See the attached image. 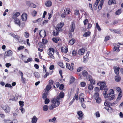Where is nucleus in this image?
<instances>
[{
  "instance_id": "f257e3e1",
  "label": "nucleus",
  "mask_w": 123,
  "mask_h": 123,
  "mask_svg": "<svg viewBox=\"0 0 123 123\" xmlns=\"http://www.w3.org/2000/svg\"><path fill=\"white\" fill-rule=\"evenodd\" d=\"M101 86L100 88V90H104L103 93V95L104 97L106 99L109 100H113L115 98V96L113 90L111 89L110 90V92L108 93H107L108 88L106 87V86H104V87Z\"/></svg>"
},
{
  "instance_id": "f03ea898",
  "label": "nucleus",
  "mask_w": 123,
  "mask_h": 123,
  "mask_svg": "<svg viewBox=\"0 0 123 123\" xmlns=\"http://www.w3.org/2000/svg\"><path fill=\"white\" fill-rule=\"evenodd\" d=\"M51 102L53 104L51 105L49 109L50 110H52L54 108L58 106L60 104V102H55L54 100H52Z\"/></svg>"
},
{
  "instance_id": "7ed1b4c3",
  "label": "nucleus",
  "mask_w": 123,
  "mask_h": 123,
  "mask_svg": "<svg viewBox=\"0 0 123 123\" xmlns=\"http://www.w3.org/2000/svg\"><path fill=\"white\" fill-rule=\"evenodd\" d=\"M74 66V64L73 63H71V65L67 63L66 64V68L71 71H72L73 70Z\"/></svg>"
},
{
  "instance_id": "20e7f679",
  "label": "nucleus",
  "mask_w": 123,
  "mask_h": 123,
  "mask_svg": "<svg viewBox=\"0 0 123 123\" xmlns=\"http://www.w3.org/2000/svg\"><path fill=\"white\" fill-rule=\"evenodd\" d=\"M2 109L6 113H8L10 112V109L8 105H5L3 106Z\"/></svg>"
},
{
  "instance_id": "39448f33",
  "label": "nucleus",
  "mask_w": 123,
  "mask_h": 123,
  "mask_svg": "<svg viewBox=\"0 0 123 123\" xmlns=\"http://www.w3.org/2000/svg\"><path fill=\"white\" fill-rule=\"evenodd\" d=\"M64 24L63 23H60L57 25V27L55 28L56 30L60 31L62 30L61 28L63 26Z\"/></svg>"
},
{
  "instance_id": "423d86ee",
  "label": "nucleus",
  "mask_w": 123,
  "mask_h": 123,
  "mask_svg": "<svg viewBox=\"0 0 123 123\" xmlns=\"http://www.w3.org/2000/svg\"><path fill=\"white\" fill-rule=\"evenodd\" d=\"M27 14L25 12L23 13L21 15V18L22 20L24 21H25L27 19Z\"/></svg>"
},
{
  "instance_id": "0eeeda50",
  "label": "nucleus",
  "mask_w": 123,
  "mask_h": 123,
  "mask_svg": "<svg viewBox=\"0 0 123 123\" xmlns=\"http://www.w3.org/2000/svg\"><path fill=\"white\" fill-rule=\"evenodd\" d=\"M70 31L73 32L75 28V24L74 22H72L70 26Z\"/></svg>"
},
{
  "instance_id": "6e6552de",
  "label": "nucleus",
  "mask_w": 123,
  "mask_h": 123,
  "mask_svg": "<svg viewBox=\"0 0 123 123\" xmlns=\"http://www.w3.org/2000/svg\"><path fill=\"white\" fill-rule=\"evenodd\" d=\"M97 85L99 86H100V88L101 86H103V87L104 88V86H105L106 87H107L106 85V83L105 82H101L99 81L97 83Z\"/></svg>"
},
{
  "instance_id": "1a4fd4ad",
  "label": "nucleus",
  "mask_w": 123,
  "mask_h": 123,
  "mask_svg": "<svg viewBox=\"0 0 123 123\" xmlns=\"http://www.w3.org/2000/svg\"><path fill=\"white\" fill-rule=\"evenodd\" d=\"M114 70L115 73L116 74H118L119 73V70L120 69V68L118 67H115L113 68Z\"/></svg>"
},
{
  "instance_id": "9d476101",
  "label": "nucleus",
  "mask_w": 123,
  "mask_h": 123,
  "mask_svg": "<svg viewBox=\"0 0 123 123\" xmlns=\"http://www.w3.org/2000/svg\"><path fill=\"white\" fill-rule=\"evenodd\" d=\"M77 114L79 116L78 119L80 120L82 119V117L83 116V114L82 111H80L78 112Z\"/></svg>"
},
{
  "instance_id": "9b49d317",
  "label": "nucleus",
  "mask_w": 123,
  "mask_h": 123,
  "mask_svg": "<svg viewBox=\"0 0 123 123\" xmlns=\"http://www.w3.org/2000/svg\"><path fill=\"white\" fill-rule=\"evenodd\" d=\"M85 49H80L78 51V53L79 55H83L85 52Z\"/></svg>"
},
{
  "instance_id": "f8f14e48",
  "label": "nucleus",
  "mask_w": 123,
  "mask_h": 123,
  "mask_svg": "<svg viewBox=\"0 0 123 123\" xmlns=\"http://www.w3.org/2000/svg\"><path fill=\"white\" fill-rule=\"evenodd\" d=\"M12 54V52L11 50H9L8 51L6 52L5 53V56H10Z\"/></svg>"
},
{
  "instance_id": "ddd939ff",
  "label": "nucleus",
  "mask_w": 123,
  "mask_h": 123,
  "mask_svg": "<svg viewBox=\"0 0 123 123\" xmlns=\"http://www.w3.org/2000/svg\"><path fill=\"white\" fill-rule=\"evenodd\" d=\"M14 20L15 23L20 27V20L18 18H16Z\"/></svg>"
},
{
  "instance_id": "4468645a",
  "label": "nucleus",
  "mask_w": 123,
  "mask_h": 123,
  "mask_svg": "<svg viewBox=\"0 0 123 123\" xmlns=\"http://www.w3.org/2000/svg\"><path fill=\"white\" fill-rule=\"evenodd\" d=\"M105 0H101L98 6V9L99 10H101L102 8V6L103 5L104 1Z\"/></svg>"
},
{
  "instance_id": "2eb2a0df",
  "label": "nucleus",
  "mask_w": 123,
  "mask_h": 123,
  "mask_svg": "<svg viewBox=\"0 0 123 123\" xmlns=\"http://www.w3.org/2000/svg\"><path fill=\"white\" fill-rule=\"evenodd\" d=\"M100 0H96L93 5V8L95 10L97 9V6H98V3Z\"/></svg>"
},
{
  "instance_id": "dca6fc26",
  "label": "nucleus",
  "mask_w": 123,
  "mask_h": 123,
  "mask_svg": "<svg viewBox=\"0 0 123 123\" xmlns=\"http://www.w3.org/2000/svg\"><path fill=\"white\" fill-rule=\"evenodd\" d=\"M37 120V118L35 116H34L32 118L31 120L32 123H36Z\"/></svg>"
},
{
  "instance_id": "f3484780",
  "label": "nucleus",
  "mask_w": 123,
  "mask_h": 123,
  "mask_svg": "<svg viewBox=\"0 0 123 123\" xmlns=\"http://www.w3.org/2000/svg\"><path fill=\"white\" fill-rule=\"evenodd\" d=\"M60 98L59 96H57L56 97V98H54L53 99H52V100H54V101L55 102H59V100L60 99Z\"/></svg>"
},
{
  "instance_id": "a211bd4d",
  "label": "nucleus",
  "mask_w": 123,
  "mask_h": 123,
  "mask_svg": "<svg viewBox=\"0 0 123 123\" xmlns=\"http://www.w3.org/2000/svg\"><path fill=\"white\" fill-rule=\"evenodd\" d=\"M115 80L117 82H119L121 80V77L119 75H117L115 76Z\"/></svg>"
},
{
  "instance_id": "6ab92c4d",
  "label": "nucleus",
  "mask_w": 123,
  "mask_h": 123,
  "mask_svg": "<svg viewBox=\"0 0 123 123\" xmlns=\"http://www.w3.org/2000/svg\"><path fill=\"white\" fill-rule=\"evenodd\" d=\"M45 5L46 6H50L52 5V2L50 1H48L45 2Z\"/></svg>"
},
{
  "instance_id": "aec40b11",
  "label": "nucleus",
  "mask_w": 123,
  "mask_h": 123,
  "mask_svg": "<svg viewBox=\"0 0 123 123\" xmlns=\"http://www.w3.org/2000/svg\"><path fill=\"white\" fill-rule=\"evenodd\" d=\"M70 12L69 11V9L68 8H66L64 10L63 13L66 14H69L70 13Z\"/></svg>"
},
{
  "instance_id": "412c9836",
  "label": "nucleus",
  "mask_w": 123,
  "mask_h": 123,
  "mask_svg": "<svg viewBox=\"0 0 123 123\" xmlns=\"http://www.w3.org/2000/svg\"><path fill=\"white\" fill-rule=\"evenodd\" d=\"M20 13L19 12H16L15 14H14L13 16L12 17V18H15L17 17H18V16H19L20 15Z\"/></svg>"
},
{
  "instance_id": "4be33fe9",
  "label": "nucleus",
  "mask_w": 123,
  "mask_h": 123,
  "mask_svg": "<svg viewBox=\"0 0 123 123\" xmlns=\"http://www.w3.org/2000/svg\"><path fill=\"white\" fill-rule=\"evenodd\" d=\"M34 75L35 77L37 78H39L40 76L39 73L37 72H34Z\"/></svg>"
},
{
  "instance_id": "5701e85b",
  "label": "nucleus",
  "mask_w": 123,
  "mask_h": 123,
  "mask_svg": "<svg viewBox=\"0 0 123 123\" xmlns=\"http://www.w3.org/2000/svg\"><path fill=\"white\" fill-rule=\"evenodd\" d=\"M48 92H46L45 93H43V95L42 98L43 99L45 100L46 99V98H47V95H48Z\"/></svg>"
},
{
  "instance_id": "b1692460",
  "label": "nucleus",
  "mask_w": 123,
  "mask_h": 123,
  "mask_svg": "<svg viewBox=\"0 0 123 123\" xmlns=\"http://www.w3.org/2000/svg\"><path fill=\"white\" fill-rule=\"evenodd\" d=\"M60 31L57 30H56L55 31V30H53V35L54 36H56L58 35L59 32Z\"/></svg>"
},
{
  "instance_id": "393cba45",
  "label": "nucleus",
  "mask_w": 123,
  "mask_h": 123,
  "mask_svg": "<svg viewBox=\"0 0 123 123\" xmlns=\"http://www.w3.org/2000/svg\"><path fill=\"white\" fill-rule=\"evenodd\" d=\"M94 97L95 99H96L99 97V94L98 93H96L94 94Z\"/></svg>"
},
{
  "instance_id": "a878e982",
  "label": "nucleus",
  "mask_w": 123,
  "mask_h": 123,
  "mask_svg": "<svg viewBox=\"0 0 123 123\" xmlns=\"http://www.w3.org/2000/svg\"><path fill=\"white\" fill-rule=\"evenodd\" d=\"M88 72L86 70H84L82 72V74L83 76H86L87 75Z\"/></svg>"
},
{
  "instance_id": "bb28decb",
  "label": "nucleus",
  "mask_w": 123,
  "mask_h": 123,
  "mask_svg": "<svg viewBox=\"0 0 123 123\" xmlns=\"http://www.w3.org/2000/svg\"><path fill=\"white\" fill-rule=\"evenodd\" d=\"M75 40L74 39H72L69 42V44L70 45H73L75 42Z\"/></svg>"
},
{
  "instance_id": "cd10ccee",
  "label": "nucleus",
  "mask_w": 123,
  "mask_h": 123,
  "mask_svg": "<svg viewBox=\"0 0 123 123\" xmlns=\"http://www.w3.org/2000/svg\"><path fill=\"white\" fill-rule=\"evenodd\" d=\"M51 86L49 84L48 85L46 86V88L44 90H45L46 89L47 91H49L51 89Z\"/></svg>"
},
{
  "instance_id": "c85d7f7f",
  "label": "nucleus",
  "mask_w": 123,
  "mask_h": 123,
  "mask_svg": "<svg viewBox=\"0 0 123 123\" xmlns=\"http://www.w3.org/2000/svg\"><path fill=\"white\" fill-rule=\"evenodd\" d=\"M48 109V107L47 105H45L43 107V110L44 111H47Z\"/></svg>"
},
{
  "instance_id": "c756f323",
  "label": "nucleus",
  "mask_w": 123,
  "mask_h": 123,
  "mask_svg": "<svg viewBox=\"0 0 123 123\" xmlns=\"http://www.w3.org/2000/svg\"><path fill=\"white\" fill-rule=\"evenodd\" d=\"M88 88L89 90H91L93 89V86L92 84H89L88 86Z\"/></svg>"
},
{
  "instance_id": "7c9ffc66",
  "label": "nucleus",
  "mask_w": 123,
  "mask_h": 123,
  "mask_svg": "<svg viewBox=\"0 0 123 123\" xmlns=\"http://www.w3.org/2000/svg\"><path fill=\"white\" fill-rule=\"evenodd\" d=\"M61 51L63 53H67L68 51V49L67 48L66 49H64V50L63 49H62V48L61 49Z\"/></svg>"
},
{
  "instance_id": "2f4dec72",
  "label": "nucleus",
  "mask_w": 123,
  "mask_h": 123,
  "mask_svg": "<svg viewBox=\"0 0 123 123\" xmlns=\"http://www.w3.org/2000/svg\"><path fill=\"white\" fill-rule=\"evenodd\" d=\"M75 79L73 77H71L70 78V82L72 83H73L75 81Z\"/></svg>"
},
{
  "instance_id": "473e14b6",
  "label": "nucleus",
  "mask_w": 123,
  "mask_h": 123,
  "mask_svg": "<svg viewBox=\"0 0 123 123\" xmlns=\"http://www.w3.org/2000/svg\"><path fill=\"white\" fill-rule=\"evenodd\" d=\"M121 12L122 10L121 9H119L116 11V14L117 15H119L121 13Z\"/></svg>"
},
{
  "instance_id": "72a5a7b5",
  "label": "nucleus",
  "mask_w": 123,
  "mask_h": 123,
  "mask_svg": "<svg viewBox=\"0 0 123 123\" xmlns=\"http://www.w3.org/2000/svg\"><path fill=\"white\" fill-rule=\"evenodd\" d=\"M48 54L49 56L51 58L54 59V57L53 56V54L50 51H49Z\"/></svg>"
},
{
  "instance_id": "f704fd0d",
  "label": "nucleus",
  "mask_w": 123,
  "mask_h": 123,
  "mask_svg": "<svg viewBox=\"0 0 123 123\" xmlns=\"http://www.w3.org/2000/svg\"><path fill=\"white\" fill-rule=\"evenodd\" d=\"M77 93H76L73 99L74 100L76 99V100H78L79 99V97L78 96V93L76 95Z\"/></svg>"
},
{
  "instance_id": "c9c22d12",
  "label": "nucleus",
  "mask_w": 123,
  "mask_h": 123,
  "mask_svg": "<svg viewBox=\"0 0 123 123\" xmlns=\"http://www.w3.org/2000/svg\"><path fill=\"white\" fill-rule=\"evenodd\" d=\"M24 35L26 38H27L29 37V34L27 31L25 32L24 33Z\"/></svg>"
},
{
  "instance_id": "e433bc0d",
  "label": "nucleus",
  "mask_w": 123,
  "mask_h": 123,
  "mask_svg": "<svg viewBox=\"0 0 123 123\" xmlns=\"http://www.w3.org/2000/svg\"><path fill=\"white\" fill-rule=\"evenodd\" d=\"M42 18H39L33 21V22L34 23H36L37 22H38L42 21Z\"/></svg>"
},
{
  "instance_id": "4c0bfd02",
  "label": "nucleus",
  "mask_w": 123,
  "mask_h": 123,
  "mask_svg": "<svg viewBox=\"0 0 123 123\" xmlns=\"http://www.w3.org/2000/svg\"><path fill=\"white\" fill-rule=\"evenodd\" d=\"M32 61V58H28V59L27 61H24V62L25 63H27L29 62H31Z\"/></svg>"
},
{
  "instance_id": "58836bf2",
  "label": "nucleus",
  "mask_w": 123,
  "mask_h": 123,
  "mask_svg": "<svg viewBox=\"0 0 123 123\" xmlns=\"http://www.w3.org/2000/svg\"><path fill=\"white\" fill-rule=\"evenodd\" d=\"M92 78V76L90 75H88L86 76L87 80L89 81Z\"/></svg>"
},
{
  "instance_id": "ea45409f",
  "label": "nucleus",
  "mask_w": 123,
  "mask_h": 123,
  "mask_svg": "<svg viewBox=\"0 0 123 123\" xmlns=\"http://www.w3.org/2000/svg\"><path fill=\"white\" fill-rule=\"evenodd\" d=\"M60 98H62L64 97V93L63 92H61L59 95Z\"/></svg>"
},
{
  "instance_id": "a19ab883",
  "label": "nucleus",
  "mask_w": 123,
  "mask_h": 123,
  "mask_svg": "<svg viewBox=\"0 0 123 123\" xmlns=\"http://www.w3.org/2000/svg\"><path fill=\"white\" fill-rule=\"evenodd\" d=\"M96 25L97 29L99 31H100L101 30V29L99 26L98 25V23H96Z\"/></svg>"
},
{
  "instance_id": "79ce46f5",
  "label": "nucleus",
  "mask_w": 123,
  "mask_h": 123,
  "mask_svg": "<svg viewBox=\"0 0 123 123\" xmlns=\"http://www.w3.org/2000/svg\"><path fill=\"white\" fill-rule=\"evenodd\" d=\"M4 122L5 123H13V122L8 120H4Z\"/></svg>"
},
{
  "instance_id": "37998d69",
  "label": "nucleus",
  "mask_w": 123,
  "mask_h": 123,
  "mask_svg": "<svg viewBox=\"0 0 123 123\" xmlns=\"http://www.w3.org/2000/svg\"><path fill=\"white\" fill-rule=\"evenodd\" d=\"M36 5H35L33 3L31 2L29 7L33 8H35L36 7Z\"/></svg>"
},
{
  "instance_id": "c03bdc74",
  "label": "nucleus",
  "mask_w": 123,
  "mask_h": 123,
  "mask_svg": "<svg viewBox=\"0 0 123 123\" xmlns=\"http://www.w3.org/2000/svg\"><path fill=\"white\" fill-rule=\"evenodd\" d=\"M80 86L82 87H84L86 86V83L84 82H81L80 84Z\"/></svg>"
},
{
  "instance_id": "a18cd8bd",
  "label": "nucleus",
  "mask_w": 123,
  "mask_h": 123,
  "mask_svg": "<svg viewBox=\"0 0 123 123\" xmlns=\"http://www.w3.org/2000/svg\"><path fill=\"white\" fill-rule=\"evenodd\" d=\"M18 99V98L17 97H13V98H12L9 99V100H12V101L16 100Z\"/></svg>"
},
{
  "instance_id": "49530a36",
  "label": "nucleus",
  "mask_w": 123,
  "mask_h": 123,
  "mask_svg": "<svg viewBox=\"0 0 123 123\" xmlns=\"http://www.w3.org/2000/svg\"><path fill=\"white\" fill-rule=\"evenodd\" d=\"M56 120L55 117H54L52 119H50L49 120V121L51 122H54Z\"/></svg>"
},
{
  "instance_id": "de8ad7c7",
  "label": "nucleus",
  "mask_w": 123,
  "mask_h": 123,
  "mask_svg": "<svg viewBox=\"0 0 123 123\" xmlns=\"http://www.w3.org/2000/svg\"><path fill=\"white\" fill-rule=\"evenodd\" d=\"M24 102L20 101H19V103L20 107H23L24 106Z\"/></svg>"
},
{
  "instance_id": "09e8293b",
  "label": "nucleus",
  "mask_w": 123,
  "mask_h": 123,
  "mask_svg": "<svg viewBox=\"0 0 123 123\" xmlns=\"http://www.w3.org/2000/svg\"><path fill=\"white\" fill-rule=\"evenodd\" d=\"M89 81H90V82L91 84L92 85V84H93V85H94L95 84V80L92 78Z\"/></svg>"
},
{
  "instance_id": "8fccbe9b",
  "label": "nucleus",
  "mask_w": 123,
  "mask_h": 123,
  "mask_svg": "<svg viewBox=\"0 0 123 123\" xmlns=\"http://www.w3.org/2000/svg\"><path fill=\"white\" fill-rule=\"evenodd\" d=\"M50 101L49 99L47 98L45 99L44 103L45 104H48L49 102Z\"/></svg>"
},
{
  "instance_id": "3c124183",
  "label": "nucleus",
  "mask_w": 123,
  "mask_h": 123,
  "mask_svg": "<svg viewBox=\"0 0 123 123\" xmlns=\"http://www.w3.org/2000/svg\"><path fill=\"white\" fill-rule=\"evenodd\" d=\"M21 77V81L24 84L25 83V81L26 80L23 77Z\"/></svg>"
},
{
  "instance_id": "603ef678",
  "label": "nucleus",
  "mask_w": 123,
  "mask_h": 123,
  "mask_svg": "<svg viewBox=\"0 0 123 123\" xmlns=\"http://www.w3.org/2000/svg\"><path fill=\"white\" fill-rule=\"evenodd\" d=\"M19 109L21 111L22 113H24L25 112V110L23 108V107H20L19 108Z\"/></svg>"
},
{
  "instance_id": "864d4df0",
  "label": "nucleus",
  "mask_w": 123,
  "mask_h": 123,
  "mask_svg": "<svg viewBox=\"0 0 123 123\" xmlns=\"http://www.w3.org/2000/svg\"><path fill=\"white\" fill-rule=\"evenodd\" d=\"M31 3V2L30 1H26V5L29 7H30V6Z\"/></svg>"
},
{
  "instance_id": "5fc2aeb1",
  "label": "nucleus",
  "mask_w": 123,
  "mask_h": 123,
  "mask_svg": "<svg viewBox=\"0 0 123 123\" xmlns=\"http://www.w3.org/2000/svg\"><path fill=\"white\" fill-rule=\"evenodd\" d=\"M66 14L63 12L61 14V16L62 18H64L65 17Z\"/></svg>"
},
{
  "instance_id": "6e6d98bb",
  "label": "nucleus",
  "mask_w": 123,
  "mask_h": 123,
  "mask_svg": "<svg viewBox=\"0 0 123 123\" xmlns=\"http://www.w3.org/2000/svg\"><path fill=\"white\" fill-rule=\"evenodd\" d=\"M121 93H122L121 91H120V92H119V94L118 95V96L117 98V99H118L119 98V99H120L121 98V97L122 96V95H121Z\"/></svg>"
},
{
  "instance_id": "4d7b16f0",
  "label": "nucleus",
  "mask_w": 123,
  "mask_h": 123,
  "mask_svg": "<svg viewBox=\"0 0 123 123\" xmlns=\"http://www.w3.org/2000/svg\"><path fill=\"white\" fill-rule=\"evenodd\" d=\"M5 87H9L10 88L12 87V86L10 84L8 83L6 84L5 85Z\"/></svg>"
},
{
  "instance_id": "13d9d810",
  "label": "nucleus",
  "mask_w": 123,
  "mask_h": 123,
  "mask_svg": "<svg viewBox=\"0 0 123 123\" xmlns=\"http://www.w3.org/2000/svg\"><path fill=\"white\" fill-rule=\"evenodd\" d=\"M84 95V94L83 93H81L80 94L79 96V99H82V98H83Z\"/></svg>"
},
{
  "instance_id": "bf43d9fd",
  "label": "nucleus",
  "mask_w": 123,
  "mask_h": 123,
  "mask_svg": "<svg viewBox=\"0 0 123 123\" xmlns=\"http://www.w3.org/2000/svg\"><path fill=\"white\" fill-rule=\"evenodd\" d=\"M59 65L61 67L64 68L65 66H63V63L62 62H60L59 64Z\"/></svg>"
},
{
  "instance_id": "052dcab7",
  "label": "nucleus",
  "mask_w": 123,
  "mask_h": 123,
  "mask_svg": "<svg viewBox=\"0 0 123 123\" xmlns=\"http://www.w3.org/2000/svg\"><path fill=\"white\" fill-rule=\"evenodd\" d=\"M77 53V51L76 50H74L73 51L72 54L73 56L75 55Z\"/></svg>"
},
{
  "instance_id": "680f3d73",
  "label": "nucleus",
  "mask_w": 123,
  "mask_h": 123,
  "mask_svg": "<svg viewBox=\"0 0 123 123\" xmlns=\"http://www.w3.org/2000/svg\"><path fill=\"white\" fill-rule=\"evenodd\" d=\"M52 40L55 43H58L56 37L55 38L54 37L53 38Z\"/></svg>"
},
{
  "instance_id": "e2e57ef3",
  "label": "nucleus",
  "mask_w": 123,
  "mask_h": 123,
  "mask_svg": "<svg viewBox=\"0 0 123 123\" xmlns=\"http://www.w3.org/2000/svg\"><path fill=\"white\" fill-rule=\"evenodd\" d=\"M90 33L88 32H86L83 35V36L85 37H86L90 34Z\"/></svg>"
},
{
  "instance_id": "0e129e2a",
  "label": "nucleus",
  "mask_w": 123,
  "mask_h": 123,
  "mask_svg": "<svg viewBox=\"0 0 123 123\" xmlns=\"http://www.w3.org/2000/svg\"><path fill=\"white\" fill-rule=\"evenodd\" d=\"M11 64L10 63H6L5 65L6 67L7 68H9V67L11 66Z\"/></svg>"
},
{
  "instance_id": "69168bd1",
  "label": "nucleus",
  "mask_w": 123,
  "mask_h": 123,
  "mask_svg": "<svg viewBox=\"0 0 123 123\" xmlns=\"http://www.w3.org/2000/svg\"><path fill=\"white\" fill-rule=\"evenodd\" d=\"M64 88V85L62 84H61L60 86L59 87V89L60 90H62Z\"/></svg>"
},
{
  "instance_id": "338daca9",
  "label": "nucleus",
  "mask_w": 123,
  "mask_h": 123,
  "mask_svg": "<svg viewBox=\"0 0 123 123\" xmlns=\"http://www.w3.org/2000/svg\"><path fill=\"white\" fill-rule=\"evenodd\" d=\"M88 22V20L87 19H86L83 21L84 25H86Z\"/></svg>"
},
{
  "instance_id": "774afa93",
  "label": "nucleus",
  "mask_w": 123,
  "mask_h": 123,
  "mask_svg": "<svg viewBox=\"0 0 123 123\" xmlns=\"http://www.w3.org/2000/svg\"><path fill=\"white\" fill-rule=\"evenodd\" d=\"M49 51H52L53 53H54L55 52V50L54 49L52 48H50L49 49Z\"/></svg>"
}]
</instances>
